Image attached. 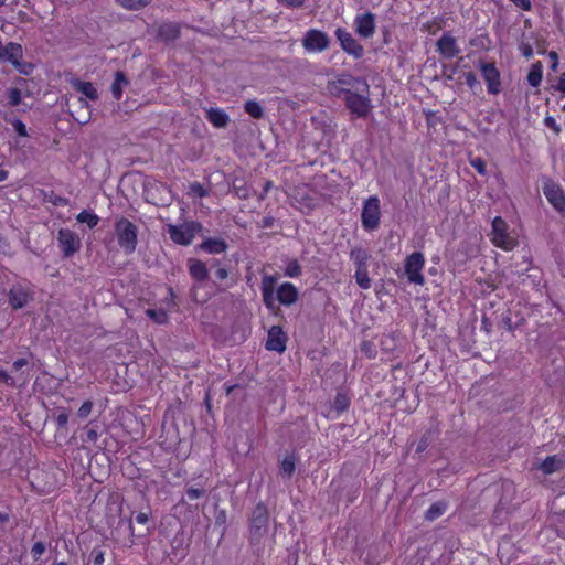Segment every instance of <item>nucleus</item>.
<instances>
[{
  "instance_id": "11",
  "label": "nucleus",
  "mask_w": 565,
  "mask_h": 565,
  "mask_svg": "<svg viewBox=\"0 0 565 565\" xmlns=\"http://www.w3.org/2000/svg\"><path fill=\"white\" fill-rule=\"evenodd\" d=\"M70 83L76 92H78L83 95V97H79V99H78L81 107L89 109V105L86 99H89L93 102L98 99L99 95H98L97 88L94 86L93 83L84 82V81H81L75 77H73L70 81Z\"/></svg>"
},
{
  "instance_id": "24",
  "label": "nucleus",
  "mask_w": 565,
  "mask_h": 565,
  "mask_svg": "<svg viewBox=\"0 0 565 565\" xmlns=\"http://www.w3.org/2000/svg\"><path fill=\"white\" fill-rule=\"evenodd\" d=\"M226 243L222 239H206L201 245V248L210 254H221L226 250Z\"/></svg>"
},
{
  "instance_id": "9",
  "label": "nucleus",
  "mask_w": 565,
  "mask_h": 565,
  "mask_svg": "<svg viewBox=\"0 0 565 565\" xmlns=\"http://www.w3.org/2000/svg\"><path fill=\"white\" fill-rule=\"evenodd\" d=\"M335 36L340 42L341 49L349 55H352L354 58H361L364 55L363 46L345 29L338 28Z\"/></svg>"
},
{
  "instance_id": "30",
  "label": "nucleus",
  "mask_w": 565,
  "mask_h": 565,
  "mask_svg": "<svg viewBox=\"0 0 565 565\" xmlns=\"http://www.w3.org/2000/svg\"><path fill=\"white\" fill-rule=\"evenodd\" d=\"M338 83L341 84V85H348V86H353V85H358L362 87V90L363 92H367L369 90V85L363 79H360V78H354L352 76H342L341 78L338 79Z\"/></svg>"
},
{
  "instance_id": "64",
  "label": "nucleus",
  "mask_w": 565,
  "mask_h": 565,
  "mask_svg": "<svg viewBox=\"0 0 565 565\" xmlns=\"http://www.w3.org/2000/svg\"><path fill=\"white\" fill-rule=\"evenodd\" d=\"M562 109L565 111V104L563 105Z\"/></svg>"
},
{
  "instance_id": "7",
  "label": "nucleus",
  "mask_w": 565,
  "mask_h": 565,
  "mask_svg": "<svg viewBox=\"0 0 565 565\" xmlns=\"http://www.w3.org/2000/svg\"><path fill=\"white\" fill-rule=\"evenodd\" d=\"M347 107L358 117H365L371 108V100L365 94H356L349 89L343 90Z\"/></svg>"
},
{
  "instance_id": "8",
  "label": "nucleus",
  "mask_w": 565,
  "mask_h": 565,
  "mask_svg": "<svg viewBox=\"0 0 565 565\" xmlns=\"http://www.w3.org/2000/svg\"><path fill=\"white\" fill-rule=\"evenodd\" d=\"M329 44L328 34L317 29L307 31L302 39V45L308 52H322L329 47Z\"/></svg>"
},
{
  "instance_id": "2",
  "label": "nucleus",
  "mask_w": 565,
  "mask_h": 565,
  "mask_svg": "<svg viewBox=\"0 0 565 565\" xmlns=\"http://www.w3.org/2000/svg\"><path fill=\"white\" fill-rule=\"evenodd\" d=\"M114 230L119 247L125 254H132L136 250L138 243L137 225L126 217H119L115 222Z\"/></svg>"
},
{
  "instance_id": "37",
  "label": "nucleus",
  "mask_w": 565,
  "mask_h": 565,
  "mask_svg": "<svg viewBox=\"0 0 565 565\" xmlns=\"http://www.w3.org/2000/svg\"><path fill=\"white\" fill-rule=\"evenodd\" d=\"M7 96L10 106H18L22 100L21 90L14 87L8 89Z\"/></svg>"
},
{
  "instance_id": "26",
  "label": "nucleus",
  "mask_w": 565,
  "mask_h": 565,
  "mask_svg": "<svg viewBox=\"0 0 565 565\" xmlns=\"http://www.w3.org/2000/svg\"><path fill=\"white\" fill-rule=\"evenodd\" d=\"M350 258L356 266V269L367 268L369 254L363 248H354L350 253Z\"/></svg>"
},
{
  "instance_id": "39",
  "label": "nucleus",
  "mask_w": 565,
  "mask_h": 565,
  "mask_svg": "<svg viewBox=\"0 0 565 565\" xmlns=\"http://www.w3.org/2000/svg\"><path fill=\"white\" fill-rule=\"evenodd\" d=\"M349 406V398L343 393H338L334 399V407L337 411L343 412Z\"/></svg>"
},
{
  "instance_id": "53",
  "label": "nucleus",
  "mask_w": 565,
  "mask_h": 565,
  "mask_svg": "<svg viewBox=\"0 0 565 565\" xmlns=\"http://www.w3.org/2000/svg\"><path fill=\"white\" fill-rule=\"evenodd\" d=\"M68 416L66 414H60L57 416V424L64 426L67 423Z\"/></svg>"
},
{
  "instance_id": "31",
  "label": "nucleus",
  "mask_w": 565,
  "mask_h": 565,
  "mask_svg": "<svg viewBox=\"0 0 565 565\" xmlns=\"http://www.w3.org/2000/svg\"><path fill=\"white\" fill-rule=\"evenodd\" d=\"M245 111L253 118H260L264 113L263 107L255 100L246 102Z\"/></svg>"
},
{
  "instance_id": "10",
  "label": "nucleus",
  "mask_w": 565,
  "mask_h": 565,
  "mask_svg": "<svg viewBox=\"0 0 565 565\" xmlns=\"http://www.w3.org/2000/svg\"><path fill=\"white\" fill-rule=\"evenodd\" d=\"M57 241L65 257H71L81 248L79 237L68 228H62L58 231Z\"/></svg>"
},
{
  "instance_id": "14",
  "label": "nucleus",
  "mask_w": 565,
  "mask_h": 565,
  "mask_svg": "<svg viewBox=\"0 0 565 565\" xmlns=\"http://www.w3.org/2000/svg\"><path fill=\"white\" fill-rule=\"evenodd\" d=\"M543 193L555 210L562 213L565 212V195L558 184L546 182L543 186Z\"/></svg>"
},
{
  "instance_id": "18",
  "label": "nucleus",
  "mask_w": 565,
  "mask_h": 565,
  "mask_svg": "<svg viewBox=\"0 0 565 565\" xmlns=\"http://www.w3.org/2000/svg\"><path fill=\"white\" fill-rule=\"evenodd\" d=\"M267 521H268V516H267L266 508L262 504H258L253 512L252 527L255 529V531L258 534H262V532L266 531Z\"/></svg>"
},
{
  "instance_id": "34",
  "label": "nucleus",
  "mask_w": 565,
  "mask_h": 565,
  "mask_svg": "<svg viewBox=\"0 0 565 565\" xmlns=\"http://www.w3.org/2000/svg\"><path fill=\"white\" fill-rule=\"evenodd\" d=\"M301 275V267L296 259L288 260L285 267V276L295 278Z\"/></svg>"
},
{
  "instance_id": "19",
  "label": "nucleus",
  "mask_w": 565,
  "mask_h": 565,
  "mask_svg": "<svg viewBox=\"0 0 565 565\" xmlns=\"http://www.w3.org/2000/svg\"><path fill=\"white\" fill-rule=\"evenodd\" d=\"M206 117L209 121L216 128H224L230 120L228 115L220 108H210L206 111Z\"/></svg>"
},
{
  "instance_id": "29",
  "label": "nucleus",
  "mask_w": 565,
  "mask_h": 565,
  "mask_svg": "<svg viewBox=\"0 0 565 565\" xmlns=\"http://www.w3.org/2000/svg\"><path fill=\"white\" fill-rule=\"evenodd\" d=\"M354 277H355L356 284L362 289H369L371 287V279L369 277L367 268L356 269Z\"/></svg>"
},
{
  "instance_id": "63",
  "label": "nucleus",
  "mask_w": 565,
  "mask_h": 565,
  "mask_svg": "<svg viewBox=\"0 0 565 565\" xmlns=\"http://www.w3.org/2000/svg\"><path fill=\"white\" fill-rule=\"evenodd\" d=\"M7 0H0V7H2L6 3Z\"/></svg>"
},
{
  "instance_id": "62",
  "label": "nucleus",
  "mask_w": 565,
  "mask_h": 565,
  "mask_svg": "<svg viewBox=\"0 0 565 565\" xmlns=\"http://www.w3.org/2000/svg\"><path fill=\"white\" fill-rule=\"evenodd\" d=\"M54 565H67L65 562H56Z\"/></svg>"
},
{
  "instance_id": "61",
  "label": "nucleus",
  "mask_w": 565,
  "mask_h": 565,
  "mask_svg": "<svg viewBox=\"0 0 565 565\" xmlns=\"http://www.w3.org/2000/svg\"><path fill=\"white\" fill-rule=\"evenodd\" d=\"M271 186V183L270 182H267L266 185H265V191H268Z\"/></svg>"
},
{
  "instance_id": "48",
  "label": "nucleus",
  "mask_w": 565,
  "mask_h": 565,
  "mask_svg": "<svg viewBox=\"0 0 565 565\" xmlns=\"http://www.w3.org/2000/svg\"><path fill=\"white\" fill-rule=\"evenodd\" d=\"M548 58L552 62L551 68L553 71H556L557 67H558V55H557V53L555 51L548 52Z\"/></svg>"
},
{
  "instance_id": "4",
  "label": "nucleus",
  "mask_w": 565,
  "mask_h": 565,
  "mask_svg": "<svg viewBox=\"0 0 565 565\" xmlns=\"http://www.w3.org/2000/svg\"><path fill=\"white\" fill-rule=\"evenodd\" d=\"M381 201L376 195L367 198L363 202L361 223L364 230L372 232L380 227Z\"/></svg>"
},
{
  "instance_id": "54",
  "label": "nucleus",
  "mask_w": 565,
  "mask_h": 565,
  "mask_svg": "<svg viewBox=\"0 0 565 565\" xmlns=\"http://www.w3.org/2000/svg\"><path fill=\"white\" fill-rule=\"evenodd\" d=\"M86 435H87V439L90 441H95L98 437L97 431L94 429H89Z\"/></svg>"
},
{
  "instance_id": "42",
  "label": "nucleus",
  "mask_w": 565,
  "mask_h": 565,
  "mask_svg": "<svg viewBox=\"0 0 565 565\" xmlns=\"http://www.w3.org/2000/svg\"><path fill=\"white\" fill-rule=\"evenodd\" d=\"M92 409H93V403L90 401H86L81 405L77 414L81 418H86L90 414Z\"/></svg>"
},
{
  "instance_id": "59",
  "label": "nucleus",
  "mask_w": 565,
  "mask_h": 565,
  "mask_svg": "<svg viewBox=\"0 0 565 565\" xmlns=\"http://www.w3.org/2000/svg\"><path fill=\"white\" fill-rule=\"evenodd\" d=\"M546 124H547V126H554L555 122H554L553 118L548 117V118H546Z\"/></svg>"
},
{
  "instance_id": "43",
  "label": "nucleus",
  "mask_w": 565,
  "mask_h": 565,
  "mask_svg": "<svg viewBox=\"0 0 565 565\" xmlns=\"http://www.w3.org/2000/svg\"><path fill=\"white\" fill-rule=\"evenodd\" d=\"M12 126L19 136H21V137L28 136L26 126L21 120H19V119L13 120Z\"/></svg>"
},
{
  "instance_id": "50",
  "label": "nucleus",
  "mask_w": 565,
  "mask_h": 565,
  "mask_svg": "<svg viewBox=\"0 0 565 565\" xmlns=\"http://www.w3.org/2000/svg\"><path fill=\"white\" fill-rule=\"evenodd\" d=\"M149 521V515L145 512H139L136 515V522L139 524H146Z\"/></svg>"
},
{
  "instance_id": "20",
  "label": "nucleus",
  "mask_w": 565,
  "mask_h": 565,
  "mask_svg": "<svg viewBox=\"0 0 565 565\" xmlns=\"http://www.w3.org/2000/svg\"><path fill=\"white\" fill-rule=\"evenodd\" d=\"M30 296L23 288H12L9 301L14 309L23 308L29 302Z\"/></svg>"
},
{
  "instance_id": "25",
  "label": "nucleus",
  "mask_w": 565,
  "mask_h": 565,
  "mask_svg": "<svg viewBox=\"0 0 565 565\" xmlns=\"http://www.w3.org/2000/svg\"><path fill=\"white\" fill-rule=\"evenodd\" d=\"M543 76V65L541 62H536L531 66V70L527 74V82L531 86L537 87L542 82Z\"/></svg>"
},
{
  "instance_id": "6",
  "label": "nucleus",
  "mask_w": 565,
  "mask_h": 565,
  "mask_svg": "<svg viewBox=\"0 0 565 565\" xmlns=\"http://www.w3.org/2000/svg\"><path fill=\"white\" fill-rule=\"evenodd\" d=\"M425 265V257L420 252L412 253L405 260V274L409 280L415 285H424L425 278L422 270Z\"/></svg>"
},
{
  "instance_id": "33",
  "label": "nucleus",
  "mask_w": 565,
  "mask_h": 565,
  "mask_svg": "<svg viewBox=\"0 0 565 565\" xmlns=\"http://www.w3.org/2000/svg\"><path fill=\"white\" fill-rule=\"evenodd\" d=\"M446 511V504L443 502L434 503L426 512L428 520H435L439 518Z\"/></svg>"
},
{
  "instance_id": "22",
  "label": "nucleus",
  "mask_w": 565,
  "mask_h": 565,
  "mask_svg": "<svg viewBox=\"0 0 565 565\" xmlns=\"http://www.w3.org/2000/svg\"><path fill=\"white\" fill-rule=\"evenodd\" d=\"M189 270H190L191 276L198 281H203L207 278L206 265L201 260L190 259L189 260Z\"/></svg>"
},
{
  "instance_id": "12",
  "label": "nucleus",
  "mask_w": 565,
  "mask_h": 565,
  "mask_svg": "<svg viewBox=\"0 0 565 565\" xmlns=\"http://www.w3.org/2000/svg\"><path fill=\"white\" fill-rule=\"evenodd\" d=\"M375 15L371 12H363L354 18L355 32L365 39L373 36L375 33Z\"/></svg>"
},
{
  "instance_id": "49",
  "label": "nucleus",
  "mask_w": 565,
  "mask_h": 565,
  "mask_svg": "<svg viewBox=\"0 0 565 565\" xmlns=\"http://www.w3.org/2000/svg\"><path fill=\"white\" fill-rule=\"evenodd\" d=\"M215 276H216V278H217L218 280H224V279H226V278H227V276H228V271H227V269H226V268L220 267V268H217V269H216V271H215Z\"/></svg>"
},
{
  "instance_id": "51",
  "label": "nucleus",
  "mask_w": 565,
  "mask_h": 565,
  "mask_svg": "<svg viewBox=\"0 0 565 565\" xmlns=\"http://www.w3.org/2000/svg\"><path fill=\"white\" fill-rule=\"evenodd\" d=\"M556 89L565 94V73H562L558 83L556 85Z\"/></svg>"
},
{
  "instance_id": "41",
  "label": "nucleus",
  "mask_w": 565,
  "mask_h": 565,
  "mask_svg": "<svg viewBox=\"0 0 565 565\" xmlns=\"http://www.w3.org/2000/svg\"><path fill=\"white\" fill-rule=\"evenodd\" d=\"M45 552V545L42 542H36L31 548V554L35 561L40 559V557Z\"/></svg>"
},
{
  "instance_id": "16",
  "label": "nucleus",
  "mask_w": 565,
  "mask_h": 565,
  "mask_svg": "<svg viewBox=\"0 0 565 565\" xmlns=\"http://www.w3.org/2000/svg\"><path fill=\"white\" fill-rule=\"evenodd\" d=\"M287 335L278 326H274L268 330L266 349L269 351L284 352L286 350Z\"/></svg>"
},
{
  "instance_id": "45",
  "label": "nucleus",
  "mask_w": 565,
  "mask_h": 565,
  "mask_svg": "<svg viewBox=\"0 0 565 565\" xmlns=\"http://www.w3.org/2000/svg\"><path fill=\"white\" fill-rule=\"evenodd\" d=\"M0 381L11 386L15 384L13 377L10 376L4 370H0Z\"/></svg>"
},
{
  "instance_id": "28",
  "label": "nucleus",
  "mask_w": 565,
  "mask_h": 565,
  "mask_svg": "<svg viewBox=\"0 0 565 565\" xmlns=\"http://www.w3.org/2000/svg\"><path fill=\"white\" fill-rule=\"evenodd\" d=\"M146 315L158 324H164L168 322V313L163 309H148Z\"/></svg>"
},
{
  "instance_id": "15",
  "label": "nucleus",
  "mask_w": 565,
  "mask_h": 565,
  "mask_svg": "<svg viewBox=\"0 0 565 565\" xmlns=\"http://www.w3.org/2000/svg\"><path fill=\"white\" fill-rule=\"evenodd\" d=\"M23 55L22 46L14 42H9L4 44L0 40V61L9 62L13 66L19 67L20 61Z\"/></svg>"
},
{
  "instance_id": "47",
  "label": "nucleus",
  "mask_w": 565,
  "mask_h": 565,
  "mask_svg": "<svg viewBox=\"0 0 565 565\" xmlns=\"http://www.w3.org/2000/svg\"><path fill=\"white\" fill-rule=\"evenodd\" d=\"M465 82L469 87H473L477 84V77L472 72L465 74Z\"/></svg>"
},
{
  "instance_id": "5",
  "label": "nucleus",
  "mask_w": 565,
  "mask_h": 565,
  "mask_svg": "<svg viewBox=\"0 0 565 565\" xmlns=\"http://www.w3.org/2000/svg\"><path fill=\"white\" fill-rule=\"evenodd\" d=\"M201 231V224L196 222H186L181 225H168L170 238L180 245H190L198 232Z\"/></svg>"
},
{
  "instance_id": "13",
  "label": "nucleus",
  "mask_w": 565,
  "mask_h": 565,
  "mask_svg": "<svg viewBox=\"0 0 565 565\" xmlns=\"http://www.w3.org/2000/svg\"><path fill=\"white\" fill-rule=\"evenodd\" d=\"M480 70L482 77L487 83L488 92L490 94L497 95L501 87L500 73L498 68L492 63H481Z\"/></svg>"
},
{
  "instance_id": "3",
  "label": "nucleus",
  "mask_w": 565,
  "mask_h": 565,
  "mask_svg": "<svg viewBox=\"0 0 565 565\" xmlns=\"http://www.w3.org/2000/svg\"><path fill=\"white\" fill-rule=\"evenodd\" d=\"M491 242L495 247L509 252L518 245V235L502 217L497 216L492 221Z\"/></svg>"
},
{
  "instance_id": "46",
  "label": "nucleus",
  "mask_w": 565,
  "mask_h": 565,
  "mask_svg": "<svg viewBox=\"0 0 565 565\" xmlns=\"http://www.w3.org/2000/svg\"><path fill=\"white\" fill-rule=\"evenodd\" d=\"M513 2L516 7L521 8L522 10L529 11L531 9V1L530 0H510Z\"/></svg>"
},
{
  "instance_id": "23",
  "label": "nucleus",
  "mask_w": 565,
  "mask_h": 565,
  "mask_svg": "<svg viewBox=\"0 0 565 565\" xmlns=\"http://www.w3.org/2000/svg\"><path fill=\"white\" fill-rule=\"evenodd\" d=\"M564 466V460L559 456H550L540 465V469L546 473L551 475L555 471H558Z\"/></svg>"
},
{
  "instance_id": "35",
  "label": "nucleus",
  "mask_w": 565,
  "mask_h": 565,
  "mask_svg": "<svg viewBox=\"0 0 565 565\" xmlns=\"http://www.w3.org/2000/svg\"><path fill=\"white\" fill-rule=\"evenodd\" d=\"M296 468V459L294 456H287L281 461L280 471L281 473L290 477Z\"/></svg>"
},
{
  "instance_id": "21",
  "label": "nucleus",
  "mask_w": 565,
  "mask_h": 565,
  "mask_svg": "<svg viewBox=\"0 0 565 565\" xmlns=\"http://www.w3.org/2000/svg\"><path fill=\"white\" fill-rule=\"evenodd\" d=\"M129 84V81L125 76L122 72H117L115 74L114 82L111 84L110 90L111 95L116 100H119L122 96L124 88H126Z\"/></svg>"
},
{
  "instance_id": "38",
  "label": "nucleus",
  "mask_w": 565,
  "mask_h": 565,
  "mask_svg": "<svg viewBox=\"0 0 565 565\" xmlns=\"http://www.w3.org/2000/svg\"><path fill=\"white\" fill-rule=\"evenodd\" d=\"M207 194L204 186L198 182H194L189 188V195L193 198H204Z\"/></svg>"
},
{
  "instance_id": "57",
  "label": "nucleus",
  "mask_w": 565,
  "mask_h": 565,
  "mask_svg": "<svg viewBox=\"0 0 565 565\" xmlns=\"http://www.w3.org/2000/svg\"><path fill=\"white\" fill-rule=\"evenodd\" d=\"M103 561H104L103 555H98V556L95 558L94 564H95V565H102V564H103Z\"/></svg>"
},
{
  "instance_id": "1",
  "label": "nucleus",
  "mask_w": 565,
  "mask_h": 565,
  "mask_svg": "<svg viewBox=\"0 0 565 565\" xmlns=\"http://www.w3.org/2000/svg\"><path fill=\"white\" fill-rule=\"evenodd\" d=\"M276 280V277L268 275L264 276L262 279L260 289L266 307L269 309L276 308V301L282 306L294 305L299 297L298 289L291 282H284L278 287L277 295L275 296Z\"/></svg>"
},
{
  "instance_id": "44",
  "label": "nucleus",
  "mask_w": 565,
  "mask_h": 565,
  "mask_svg": "<svg viewBox=\"0 0 565 565\" xmlns=\"http://www.w3.org/2000/svg\"><path fill=\"white\" fill-rule=\"evenodd\" d=\"M186 495L190 500H196L203 495V490L196 488H190L186 491Z\"/></svg>"
},
{
  "instance_id": "17",
  "label": "nucleus",
  "mask_w": 565,
  "mask_h": 565,
  "mask_svg": "<svg viewBox=\"0 0 565 565\" xmlns=\"http://www.w3.org/2000/svg\"><path fill=\"white\" fill-rule=\"evenodd\" d=\"M438 52L446 58L455 57L459 52L457 41L450 34H444L437 42Z\"/></svg>"
},
{
  "instance_id": "56",
  "label": "nucleus",
  "mask_w": 565,
  "mask_h": 565,
  "mask_svg": "<svg viewBox=\"0 0 565 565\" xmlns=\"http://www.w3.org/2000/svg\"><path fill=\"white\" fill-rule=\"evenodd\" d=\"M8 178V172L3 169H0V182L4 181Z\"/></svg>"
},
{
  "instance_id": "27",
  "label": "nucleus",
  "mask_w": 565,
  "mask_h": 565,
  "mask_svg": "<svg viewBox=\"0 0 565 565\" xmlns=\"http://www.w3.org/2000/svg\"><path fill=\"white\" fill-rule=\"evenodd\" d=\"M76 220L79 223H85L89 228H94L99 222V217L97 214L86 210L78 213Z\"/></svg>"
},
{
  "instance_id": "58",
  "label": "nucleus",
  "mask_w": 565,
  "mask_h": 565,
  "mask_svg": "<svg viewBox=\"0 0 565 565\" xmlns=\"http://www.w3.org/2000/svg\"><path fill=\"white\" fill-rule=\"evenodd\" d=\"M89 119H90V110H88L87 116H86L83 120H81L79 118H78L77 120H78L79 122H82V124H86V122H88V121H89Z\"/></svg>"
},
{
  "instance_id": "36",
  "label": "nucleus",
  "mask_w": 565,
  "mask_h": 565,
  "mask_svg": "<svg viewBox=\"0 0 565 565\" xmlns=\"http://www.w3.org/2000/svg\"><path fill=\"white\" fill-rule=\"evenodd\" d=\"M178 34L179 30L174 24H164L160 28V35L166 40H173Z\"/></svg>"
},
{
  "instance_id": "55",
  "label": "nucleus",
  "mask_w": 565,
  "mask_h": 565,
  "mask_svg": "<svg viewBox=\"0 0 565 565\" xmlns=\"http://www.w3.org/2000/svg\"><path fill=\"white\" fill-rule=\"evenodd\" d=\"M522 51H523V55L526 56V57H531L532 54H533V50L530 45H525L522 47Z\"/></svg>"
},
{
  "instance_id": "52",
  "label": "nucleus",
  "mask_w": 565,
  "mask_h": 565,
  "mask_svg": "<svg viewBox=\"0 0 565 565\" xmlns=\"http://www.w3.org/2000/svg\"><path fill=\"white\" fill-rule=\"evenodd\" d=\"M28 364V361L25 359H18L13 363V369L15 371L20 370L21 367L25 366Z\"/></svg>"
},
{
  "instance_id": "60",
  "label": "nucleus",
  "mask_w": 565,
  "mask_h": 565,
  "mask_svg": "<svg viewBox=\"0 0 565 565\" xmlns=\"http://www.w3.org/2000/svg\"><path fill=\"white\" fill-rule=\"evenodd\" d=\"M8 520V515L7 514H2L0 512V521L3 522V521H7Z\"/></svg>"
},
{
  "instance_id": "32",
  "label": "nucleus",
  "mask_w": 565,
  "mask_h": 565,
  "mask_svg": "<svg viewBox=\"0 0 565 565\" xmlns=\"http://www.w3.org/2000/svg\"><path fill=\"white\" fill-rule=\"evenodd\" d=\"M118 3L128 10H138L150 3L151 0H117Z\"/></svg>"
},
{
  "instance_id": "40",
  "label": "nucleus",
  "mask_w": 565,
  "mask_h": 565,
  "mask_svg": "<svg viewBox=\"0 0 565 565\" xmlns=\"http://www.w3.org/2000/svg\"><path fill=\"white\" fill-rule=\"evenodd\" d=\"M469 162H470L471 167L473 169H476L479 174H482V175L486 174V172H487L486 162L481 158H479V157L472 158V159H470Z\"/></svg>"
}]
</instances>
